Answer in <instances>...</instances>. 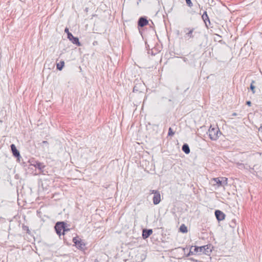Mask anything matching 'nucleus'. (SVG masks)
I'll return each mask as SVG.
<instances>
[{
	"instance_id": "16",
	"label": "nucleus",
	"mask_w": 262,
	"mask_h": 262,
	"mask_svg": "<svg viewBox=\"0 0 262 262\" xmlns=\"http://www.w3.org/2000/svg\"><path fill=\"white\" fill-rule=\"evenodd\" d=\"M64 66V61H61L59 63H57V66H56L57 69L59 71H61L63 69Z\"/></svg>"
},
{
	"instance_id": "14",
	"label": "nucleus",
	"mask_w": 262,
	"mask_h": 262,
	"mask_svg": "<svg viewBox=\"0 0 262 262\" xmlns=\"http://www.w3.org/2000/svg\"><path fill=\"white\" fill-rule=\"evenodd\" d=\"M161 201V195L160 192L157 193L156 194L154 195L153 197V203L155 205L158 204Z\"/></svg>"
},
{
	"instance_id": "9",
	"label": "nucleus",
	"mask_w": 262,
	"mask_h": 262,
	"mask_svg": "<svg viewBox=\"0 0 262 262\" xmlns=\"http://www.w3.org/2000/svg\"><path fill=\"white\" fill-rule=\"evenodd\" d=\"M11 149L13 154V156L17 158L20 157L19 151L17 149L15 145L14 144H12L10 145Z\"/></svg>"
},
{
	"instance_id": "1",
	"label": "nucleus",
	"mask_w": 262,
	"mask_h": 262,
	"mask_svg": "<svg viewBox=\"0 0 262 262\" xmlns=\"http://www.w3.org/2000/svg\"><path fill=\"white\" fill-rule=\"evenodd\" d=\"M192 248L193 246H191L189 253L186 255L187 257L195 254L196 253H203L206 255H209L212 251L210 245H207L201 247L194 246L193 250H192Z\"/></svg>"
},
{
	"instance_id": "30",
	"label": "nucleus",
	"mask_w": 262,
	"mask_h": 262,
	"mask_svg": "<svg viewBox=\"0 0 262 262\" xmlns=\"http://www.w3.org/2000/svg\"><path fill=\"white\" fill-rule=\"evenodd\" d=\"M259 131H261L262 132V126H261L259 128Z\"/></svg>"
},
{
	"instance_id": "5",
	"label": "nucleus",
	"mask_w": 262,
	"mask_h": 262,
	"mask_svg": "<svg viewBox=\"0 0 262 262\" xmlns=\"http://www.w3.org/2000/svg\"><path fill=\"white\" fill-rule=\"evenodd\" d=\"M64 222H58L55 225V230L56 231V233L60 236L62 234L61 231L63 229H64Z\"/></svg>"
},
{
	"instance_id": "26",
	"label": "nucleus",
	"mask_w": 262,
	"mask_h": 262,
	"mask_svg": "<svg viewBox=\"0 0 262 262\" xmlns=\"http://www.w3.org/2000/svg\"><path fill=\"white\" fill-rule=\"evenodd\" d=\"M136 91H138L137 88L136 86H135L133 88V92H135Z\"/></svg>"
},
{
	"instance_id": "11",
	"label": "nucleus",
	"mask_w": 262,
	"mask_h": 262,
	"mask_svg": "<svg viewBox=\"0 0 262 262\" xmlns=\"http://www.w3.org/2000/svg\"><path fill=\"white\" fill-rule=\"evenodd\" d=\"M215 215L216 219L219 221H223V220H224L225 217V214L222 211L219 210H215Z\"/></svg>"
},
{
	"instance_id": "31",
	"label": "nucleus",
	"mask_w": 262,
	"mask_h": 262,
	"mask_svg": "<svg viewBox=\"0 0 262 262\" xmlns=\"http://www.w3.org/2000/svg\"><path fill=\"white\" fill-rule=\"evenodd\" d=\"M172 97H171L168 99V101H172Z\"/></svg>"
},
{
	"instance_id": "18",
	"label": "nucleus",
	"mask_w": 262,
	"mask_h": 262,
	"mask_svg": "<svg viewBox=\"0 0 262 262\" xmlns=\"http://www.w3.org/2000/svg\"><path fill=\"white\" fill-rule=\"evenodd\" d=\"M254 83H255V81L254 80H252L251 83L250 87L253 94H254L255 93V86L253 84Z\"/></svg>"
},
{
	"instance_id": "23",
	"label": "nucleus",
	"mask_w": 262,
	"mask_h": 262,
	"mask_svg": "<svg viewBox=\"0 0 262 262\" xmlns=\"http://www.w3.org/2000/svg\"><path fill=\"white\" fill-rule=\"evenodd\" d=\"M151 193L154 194V195L156 194L157 193H158L159 191L156 190H150Z\"/></svg>"
},
{
	"instance_id": "10",
	"label": "nucleus",
	"mask_w": 262,
	"mask_h": 262,
	"mask_svg": "<svg viewBox=\"0 0 262 262\" xmlns=\"http://www.w3.org/2000/svg\"><path fill=\"white\" fill-rule=\"evenodd\" d=\"M34 166L36 168H37L40 170V173L43 174H45L44 168L45 165L42 163H40L39 162H36V163L34 164Z\"/></svg>"
},
{
	"instance_id": "13",
	"label": "nucleus",
	"mask_w": 262,
	"mask_h": 262,
	"mask_svg": "<svg viewBox=\"0 0 262 262\" xmlns=\"http://www.w3.org/2000/svg\"><path fill=\"white\" fill-rule=\"evenodd\" d=\"M202 18L203 20H204V23H205V25H206V27L208 28V25L207 22L208 21L209 24L210 25V21L209 17L208 16V14H207L206 11H205L203 13V15L202 16Z\"/></svg>"
},
{
	"instance_id": "19",
	"label": "nucleus",
	"mask_w": 262,
	"mask_h": 262,
	"mask_svg": "<svg viewBox=\"0 0 262 262\" xmlns=\"http://www.w3.org/2000/svg\"><path fill=\"white\" fill-rule=\"evenodd\" d=\"M174 132H173V130L171 127H169L168 129V135L169 136H172L173 135H174Z\"/></svg>"
},
{
	"instance_id": "24",
	"label": "nucleus",
	"mask_w": 262,
	"mask_h": 262,
	"mask_svg": "<svg viewBox=\"0 0 262 262\" xmlns=\"http://www.w3.org/2000/svg\"><path fill=\"white\" fill-rule=\"evenodd\" d=\"M64 32L67 33L68 36V33H71V32H69V29L68 28H66V29L64 30Z\"/></svg>"
},
{
	"instance_id": "21",
	"label": "nucleus",
	"mask_w": 262,
	"mask_h": 262,
	"mask_svg": "<svg viewBox=\"0 0 262 262\" xmlns=\"http://www.w3.org/2000/svg\"><path fill=\"white\" fill-rule=\"evenodd\" d=\"M69 230H70V229H69V228H67L66 227V224L64 223V229H62L63 232H62V234L64 235V234L65 232H66V231H69Z\"/></svg>"
},
{
	"instance_id": "8",
	"label": "nucleus",
	"mask_w": 262,
	"mask_h": 262,
	"mask_svg": "<svg viewBox=\"0 0 262 262\" xmlns=\"http://www.w3.org/2000/svg\"><path fill=\"white\" fill-rule=\"evenodd\" d=\"M148 24V21L145 17H141L138 21V25L139 27H143Z\"/></svg>"
},
{
	"instance_id": "7",
	"label": "nucleus",
	"mask_w": 262,
	"mask_h": 262,
	"mask_svg": "<svg viewBox=\"0 0 262 262\" xmlns=\"http://www.w3.org/2000/svg\"><path fill=\"white\" fill-rule=\"evenodd\" d=\"M68 38L73 43L78 46L81 45L78 37H74L72 33H68Z\"/></svg>"
},
{
	"instance_id": "27",
	"label": "nucleus",
	"mask_w": 262,
	"mask_h": 262,
	"mask_svg": "<svg viewBox=\"0 0 262 262\" xmlns=\"http://www.w3.org/2000/svg\"><path fill=\"white\" fill-rule=\"evenodd\" d=\"M188 249L187 248H183V250L184 252H186V250H187Z\"/></svg>"
},
{
	"instance_id": "15",
	"label": "nucleus",
	"mask_w": 262,
	"mask_h": 262,
	"mask_svg": "<svg viewBox=\"0 0 262 262\" xmlns=\"http://www.w3.org/2000/svg\"><path fill=\"white\" fill-rule=\"evenodd\" d=\"M182 149L186 154H188L190 153V150L189 147L188 145L186 143H185L183 145L182 147Z\"/></svg>"
},
{
	"instance_id": "4",
	"label": "nucleus",
	"mask_w": 262,
	"mask_h": 262,
	"mask_svg": "<svg viewBox=\"0 0 262 262\" xmlns=\"http://www.w3.org/2000/svg\"><path fill=\"white\" fill-rule=\"evenodd\" d=\"M211 182L213 183V185H217L218 187L227 184V178H214L211 180Z\"/></svg>"
},
{
	"instance_id": "3",
	"label": "nucleus",
	"mask_w": 262,
	"mask_h": 262,
	"mask_svg": "<svg viewBox=\"0 0 262 262\" xmlns=\"http://www.w3.org/2000/svg\"><path fill=\"white\" fill-rule=\"evenodd\" d=\"M209 137L211 140H216L219 137V134L221 133L218 127H212L210 126L208 132Z\"/></svg>"
},
{
	"instance_id": "6",
	"label": "nucleus",
	"mask_w": 262,
	"mask_h": 262,
	"mask_svg": "<svg viewBox=\"0 0 262 262\" xmlns=\"http://www.w3.org/2000/svg\"><path fill=\"white\" fill-rule=\"evenodd\" d=\"M73 242L77 246V247L80 249H82L85 246V244L80 239H78V237H75L73 238Z\"/></svg>"
},
{
	"instance_id": "12",
	"label": "nucleus",
	"mask_w": 262,
	"mask_h": 262,
	"mask_svg": "<svg viewBox=\"0 0 262 262\" xmlns=\"http://www.w3.org/2000/svg\"><path fill=\"white\" fill-rule=\"evenodd\" d=\"M152 233V229H143L142 231V237L143 239L148 238Z\"/></svg>"
},
{
	"instance_id": "25",
	"label": "nucleus",
	"mask_w": 262,
	"mask_h": 262,
	"mask_svg": "<svg viewBox=\"0 0 262 262\" xmlns=\"http://www.w3.org/2000/svg\"><path fill=\"white\" fill-rule=\"evenodd\" d=\"M246 104L248 105V106H250L251 105V102L250 101H247L246 102Z\"/></svg>"
},
{
	"instance_id": "28",
	"label": "nucleus",
	"mask_w": 262,
	"mask_h": 262,
	"mask_svg": "<svg viewBox=\"0 0 262 262\" xmlns=\"http://www.w3.org/2000/svg\"><path fill=\"white\" fill-rule=\"evenodd\" d=\"M237 115V114L236 113H233L232 114V116H236Z\"/></svg>"
},
{
	"instance_id": "17",
	"label": "nucleus",
	"mask_w": 262,
	"mask_h": 262,
	"mask_svg": "<svg viewBox=\"0 0 262 262\" xmlns=\"http://www.w3.org/2000/svg\"><path fill=\"white\" fill-rule=\"evenodd\" d=\"M179 229L181 232L184 233L187 232V227L184 224L181 225Z\"/></svg>"
},
{
	"instance_id": "2",
	"label": "nucleus",
	"mask_w": 262,
	"mask_h": 262,
	"mask_svg": "<svg viewBox=\"0 0 262 262\" xmlns=\"http://www.w3.org/2000/svg\"><path fill=\"white\" fill-rule=\"evenodd\" d=\"M184 31L185 33V37L187 40L197 37L200 34V32L196 31L194 28H186Z\"/></svg>"
},
{
	"instance_id": "29",
	"label": "nucleus",
	"mask_w": 262,
	"mask_h": 262,
	"mask_svg": "<svg viewBox=\"0 0 262 262\" xmlns=\"http://www.w3.org/2000/svg\"><path fill=\"white\" fill-rule=\"evenodd\" d=\"M190 260H192V261H198L196 260H195L194 258H190Z\"/></svg>"
},
{
	"instance_id": "22",
	"label": "nucleus",
	"mask_w": 262,
	"mask_h": 262,
	"mask_svg": "<svg viewBox=\"0 0 262 262\" xmlns=\"http://www.w3.org/2000/svg\"><path fill=\"white\" fill-rule=\"evenodd\" d=\"M41 144L42 146H47V148H48L49 143L47 141H42Z\"/></svg>"
},
{
	"instance_id": "20",
	"label": "nucleus",
	"mask_w": 262,
	"mask_h": 262,
	"mask_svg": "<svg viewBox=\"0 0 262 262\" xmlns=\"http://www.w3.org/2000/svg\"><path fill=\"white\" fill-rule=\"evenodd\" d=\"M186 1V3L187 4V5L189 7H192V6H193V4H192V3L191 2V0H185Z\"/></svg>"
}]
</instances>
